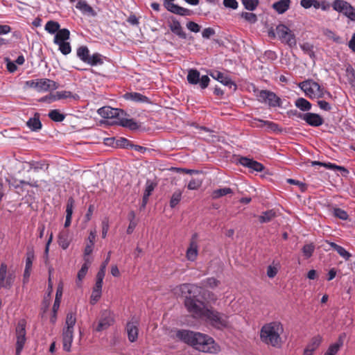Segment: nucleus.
<instances>
[{"label": "nucleus", "instance_id": "obj_27", "mask_svg": "<svg viewBox=\"0 0 355 355\" xmlns=\"http://www.w3.org/2000/svg\"><path fill=\"white\" fill-rule=\"evenodd\" d=\"M291 0H279L272 4V8L279 14L284 13L290 7Z\"/></svg>", "mask_w": 355, "mask_h": 355}, {"label": "nucleus", "instance_id": "obj_9", "mask_svg": "<svg viewBox=\"0 0 355 355\" xmlns=\"http://www.w3.org/2000/svg\"><path fill=\"white\" fill-rule=\"evenodd\" d=\"M276 32L279 40L293 47L296 46L295 36L293 33L285 25L279 24L276 28Z\"/></svg>", "mask_w": 355, "mask_h": 355}, {"label": "nucleus", "instance_id": "obj_28", "mask_svg": "<svg viewBox=\"0 0 355 355\" xmlns=\"http://www.w3.org/2000/svg\"><path fill=\"white\" fill-rule=\"evenodd\" d=\"M27 126L33 131H37L42 128V123L39 114H35L33 118H30L26 122Z\"/></svg>", "mask_w": 355, "mask_h": 355}, {"label": "nucleus", "instance_id": "obj_64", "mask_svg": "<svg viewBox=\"0 0 355 355\" xmlns=\"http://www.w3.org/2000/svg\"><path fill=\"white\" fill-rule=\"evenodd\" d=\"M277 273V269L272 266H269L267 269V275L270 278H273Z\"/></svg>", "mask_w": 355, "mask_h": 355}, {"label": "nucleus", "instance_id": "obj_51", "mask_svg": "<svg viewBox=\"0 0 355 355\" xmlns=\"http://www.w3.org/2000/svg\"><path fill=\"white\" fill-rule=\"evenodd\" d=\"M59 46V50L63 55H68L71 51V48L69 42H61L59 44H56Z\"/></svg>", "mask_w": 355, "mask_h": 355}, {"label": "nucleus", "instance_id": "obj_22", "mask_svg": "<svg viewBox=\"0 0 355 355\" xmlns=\"http://www.w3.org/2000/svg\"><path fill=\"white\" fill-rule=\"evenodd\" d=\"M128 340L135 342L138 337V323L137 321L129 322L126 325Z\"/></svg>", "mask_w": 355, "mask_h": 355}, {"label": "nucleus", "instance_id": "obj_49", "mask_svg": "<svg viewBox=\"0 0 355 355\" xmlns=\"http://www.w3.org/2000/svg\"><path fill=\"white\" fill-rule=\"evenodd\" d=\"M315 250V246L312 243L306 244L302 248V253L304 256L308 259L311 257L313 251Z\"/></svg>", "mask_w": 355, "mask_h": 355}, {"label": "nucleus", "instance_id": "obj_12", "mask_svg": "<svg viewBox=\"0 0 355 355\" xmlns=\"http://www.w3.org/2000/svg\"><path fill=\"white\" fill-rule=\"evenodd\" d=\"M16 355H19L26 342V321L20 320L16 327Z\"/></svg>", "mask_w": 355, "mask_h": 355}, {"label": "nucleus", "instance_id": "obj_26", "mask_svg": "<svg viewBox=\"0 0 355 355\" xmlns=\"http://www.w3.org/2000/svg\"><path fill=\"white\" fill-rule=\"evenodd\" d=\"M70 32L67 28L60 29L54 37L53 42L55 44L67 42L69 39Z\"/></svg>", "mask_w": 355, "mask_h": 355}, {"label": "nucleus", "instance_id": "obj_15", "mask_svg": "<svg viewBox=\"0 0 355 355\" xmlns=\"http://www.w3.org/2000/svg\"><path fill=\"white\" fill-rule=\"evenodd\" d=\"M200 288L194 284H181L174 288V293L178 296L185 297H193L197 293H200Z\"/></svg>", "mask_w": 355, "mask_h": 355}, {"label": "nucleus", "instance_id": "obj_16", "mask_svg": "<svg viewBox=\"0 0 355 355\" xmlns=\"http://www.w3.org/2000/svg\"><path fill=\"white\" fill-rule=\"evenodd\" d=\"M258 100L272 107L280 106V98L274 93L268 90H261L257 95Z\"/></svg>", "mask_w": 355, "mask_h": 355}, {"label": "nucleus", "instance_id": "obj_37", "mask_svg": "<svg viewBox=\"0 0 355 355\" xmlns=\"http://www.w3.org/2000/svg\"><path fill=\"white\" fill-rule=\"evenodd\" d=\"M85 263L82 266L80 270L78 272V275H77V278H78L77 285L78 286H80L78 282H81L82 279L85 277V275L87 272L88 268H89V266L90 264V261L88 257L85 258Z\"/></svg>", "mask_w": 355, "mask_h": 355}, {"label": "nucleus", "instance_id": "obj_32", "mask_svg": "<svg viewBox=\"0 0 355 355\" xmlns=\"http://www.w3.org/2000/svg\"><path fill=\"white\" fill-rule=\"evenodd\" d=\"M315 165L322 166H324L325 168H327L328 169H331V170H334V171L337 170L339 171H342L345 174L348 173V171L345 167L340 166H337L334 164L323 163V162H317V161L312 162V166H315Z\"/></svg>", "mask_w": 355, "mask_h": 355}, {"label": "nucleus", "instance_id": "obj_40", "mask_svg": "<svg viewBox=\"0 0 355 355\" xmlns=\"http://www.w3.org/2000/svg\"><path fill=\"white\" fill-rule=\"evenodd\" d=\"M60 24L55 21H49L45 25L44 29L50 34H55L60 30Z\"/></svg>", "mask_w": 355, "mask_h": 355}, {"label": "nucleus", "instance_id": "obj_18", "mask_svg": "<svg viewBox=\"0 0 355 355\" xmlns=\"http://www.w3.org/2000/svg\"><path fill=\"white\" fill-rule=\"evenodd\" d=\"M210 76L213 78L221 83L223 85L229 87L230 89L232 88L234 90L236 89V85L235 83L231 80L230 77L225 76L224 73L218 71H215L211 72Z\"/></svg>", "mask_w": 355, "mask_h": 355}, {"label": "nucleus", "instance_id": "obj_25", "mask_svg": "<svg viewBox=\"0 0 355 355\" xmlns=\"http://www.w3.org/2000/svg\"><path fill=\"white\" fill-rule=\"evenodd\" d=\"M169 28L174 34L177 35L182 39H186L187 34L183 31L180 23L178 20L172 19V21L169 24Z\"/></svg>", "mask_w": 355, "mask_h": 355}, {"label": "nucleus", "instance_id": "obj_8", "mask_svg": "<svg viewBox=\"0 0 355 355\" xmlns=\"http://www.w3.org/2000/svg\"><path fill=\"white\" fill-rule=\"evenodd\" d=\"M25 84L27 87L34 88L39 92L55 90L58 88V84L56 82L48 78L31 80L26 81Z\"/></svg>", "mask_w": 355, "mask_h": 355}, {"label": "nucleus", "instance_id": "obj_20", "mask_svg": "<svg viewBox=\"0 0 355 355\" xmlns=\"http://www.w3.org/2000/svg\"><path fill=\"white\" fill-rule=\"evenodd\" d=\"M76 8L79 10L84 15H87L88 17H95L96 16V12L85 1L80 0L79 1L76 5Z\"/></svg>", "mask_w": 355, "mask_h": 355}, {"label": "nucleus", "instance_id": "obj_52", "mask_svg": "<svg viewBox=\"0 0 355 355\" xmlns=\"http://www.w3.org/2000/svg\"><path fill=\"white\" fill-rule=\"evenodd\" d=\"M73 205L74 200L72 198H69L67 200L66 205V217H72Z\"/></svg>", "mask_w": 355, "mask_h": 355}, {"label": "nucleus", "instance_id": "obj_21", "mask_svg": "<svg viewBox=\"0 0 355 355\" xmlns=\"http://www.w3.org/2000/svg\"><path fill=\"white\" fill-rule=\"evenodd\" d=\"M165 7L169 12L181 16L190 15L191 13L190 10L179 6L173 3H167Z\"/></svg>", "mask_w": 355, "mask_h": 355}, {"label": "nucleus", "instance_id": "obj_54", "mask_svg": "<svg viewBox=\"0 0 355 355\" xmlns=\"http://www.w3.org/2000/svg\"><path fill=\"white\" fill-rule=\"evenodd\" d=\"M258 121L261 123V125H260L259 126L266 125L270 130H271L272 131H276L279 129L278 125L273 122L268 121L260 120V119H259Z\"/></svg>", "mask_w": 355, "mask_h": 355}, {"label": "nucleus", "instance_id": "obj_42", "mask_svg": "<svg viewBox=\"0 0 355 355\" xmlns=\"http://www.w3.org/2000/svg\"><path fill=\"white\" fill-rule=\"evenodd\" d=\"M329 244L343 258L346 260L349 259L351 255L344 248L335 243H330Z\"/></svg>", "mask_w": 355, "mask_h": 355}, {"label": "nucleus", "instance_id": "obj_2", "mask_svg": "<svg viewBox=\"0 0 355 355\" xmlns=\"http://www.w3.org/2000/svg\"><path fill=\"white\" fill-rule=\"evenodd\" d=\"M284 332L282 324L278 322H272L264 324L260 331V339L266 345L279 348L282 345L281 337Z\"/></svg>", "mask_w": 355, "mask_h": 355}, {"label": "nucleus", "instance_id": "obj_11", "mask_svg": "<svg viewBox=\"0 0 355 355\" xmlns=\"http://www.w3.org/2000/svg\"><path fill=\"white\" fill-rule=\"evenodd\" d=\"M333 8L335 10L342 12L351 20L355 21V8L348 2L343 0H335L333 3Z\"/></svg>", "mask_w": 355, "mask_h": 355}, {"label": "nucleus", "instance_id": "obj_53", "mask_svg": "<svg viewBox=\"0 0 355 355\" xmlns=\"http://www.w3.org/2000/svg\"><path fill=\"white\" fill-rule=\"evenodd\" d=\"M334 216L342 220H347L348 218L347 213L345 210L340 208H335L334 209Z\"/></svg>", "mask_w": 355, "mask_h": 355}, {"label": "nucleus", "instance_id": "obj_7", "mask_svg": "<svg viewBox=\"0 0 355 355\" xmlns=\"http://www.w3.org/2000/svg\"><path fill=\"white\" fill-rule=\"evenodd\" d=\"M299 87L311 98L324 97L325 94L331 97L329 92L324 90L320 85L313 80H306L299 84Z\"/></svg>", "mask_w": 355, "mask_h": 355}, {"label": "nucleus", "instance_id": "obj_13", "mask_svg": "<svg viewBox=\"0 0 355 355\" xmlns=\"http://www.w3.org/2000/svg\"><path fill=\"white\" fill-rule=\"evenodd\" d=\"M114 322V313L109 310L101 312V318L95 327L96 331H102L107 329Z\"/></svg>", "mask_w": 355, "mask_h": 355}, {"label": "nucleus", "instance_id": "obj_47", "mask_svg": "<svg viewBox=\"0 0 355 355\" xmlns=\"http://www.w3.org/2000/svg\"><path fill=\"white\" fill-rule=\"evenodd\" d=\"M202 184V180L200 178H192L188 185L187 188L189 190H197L198 189Z\"/></svg>", "mask_w": 355, "mask_h": 355}, {"label": "nucleus", "instance_id": "obj_61", "mask_svg": "<svg viewBox=\"0 0 355 355\" xmlns=\"http://www.w3.org/2000/svg\"><path fill=\"white\" fill-rule=\"evenodd\" d=\"M129 142L130 141L127 139L121 137L116 141V146L122 148H128Z\"/></svg>", "mask_w": 355, "mask_h": 355}, {"label": "nucleus", "instance_id": "obj_58", "mask_svg": "<svg viewBox=\"0 0 355 355\" xmlns=\"http://www.w3.org/2000/svg\"><path fill=\"white\" fill-rule=\"evenodd\" d=\"M105 274V266H101L98 272L96 275V282L97 283L103 284V280Z\"/></svg>", "mask_w": 355, "mask_h": 355}, {"label": "nucleus", "instance_id": "obj_10", "mask_svg": "<svg viewBox=\"0 0 355 355\" xmlns=\"http://www.w3.org/2000/svg\"><path fill=\"white\" fill-rule=\"evenodd\" d=\"M15 280L14 272L8 271L6 263H1L0 266V288L10 289Z\"/></svg>", "mask_w": 355, "mask_h": 355}, {"label": "nucleus", "instance_id": "obj_4", "mask_svg": "<svg viewBox=\"0 0 355 355\" xmlns=\"http://www.w3.org/2000/svg\"><path fill=\"white\" fill-rule=\"evenodd\" d=\"M76 322V315L73 312L67 313L65 321V327L62 331L63 349L66 352L71 350L73 342V327Z\"/></svg>", "mask_w": 355, "mask_h": 355}, {"label": "nucleus", "instance_id": "obj_60", "mask_svg": "<svg viewBox=\"0 0 355 355\" xmlns=\"http://www.w3.org/2000/svg\"><path fill=\"white\" fill-rule=\"evenodd\" d=\"M214 35H215V31L210 27L205 28L202 32V36L206 39H209Z\"/></svg>", "mask_w": 355, "mask_h": 355}, {"label": "nucleus", "instance_id": "obj_63", "mask_svg": "<svg viewBox=\"0 0 355 355\" xmlns=\"http://www.w3.org/2000/svg\"><path fill=\"white\" fill-rule=\"evenodd\" d=\"M94 243H89L87 242L85 248V258L89 256L93 251V247Z\"/></svg>", "mask_w": 355, "mask_h": 355}, {"label": "nucleus", "instance_id": "obj_36", "mask_svg": "<svg viewBox=\"0 0 355 355\" xmlns=\"http://www.w3.org/2000/svg\"><path fill=\"white\" fill-rule=\"evenodd\" d=\"M276 216V212L272 209L264 211L259 216V222L261 223H268L275 218Z\"/></svg>", "mask_w": 355, "mask_h": 355}, {"label": "nucleus", "instance_id": "obj_56", "mask_svg": "<svg viewBox=\"0 0 355 355\" xmlns=\"http://www.w3.org/2000/svg\"><path fill=\"white\" fill-rule=\"evenodd\" d=\"M33 259H34L33 251V250L28 251L27 252V257H26V267H27L28 268H32Z\"/></svg>", "mask_w": 355, "mask_h": 355}, {"label": "nucleus", "instance_id": "obj_14", "mask_svg": "<svg viewBox=\"0 0 355 355\" xmlns=\"http://www.w3.org/2000/svg\"><path fill=\"white\" fill-rule=\"evenodd\" d=\"M187 80L190 84H200L202 89H205L209 83V78L207 76L200 77V72L196 69H190L187 75Z\"/></svg>", "mask_w": 355, "mask_h": 355}, {"label": "nucleus", "instance_id": "obj_59", "mask_svg": "<svg viewBox=\"0 0 355 355\" xmlns=\"http://www.w3.org/2000/svg\"><path fill=\"white\" fill-rule=\"evenodd\" d=\"M223 5L226 8L236 9L238 8V2L236 0H223Z\"/></svg>", "mask_w": 355, "mask_h": 355}, {"label": "nucleus", "instance_id": "obj_43", "mask_svg": "<svg viewBox=\"0 0 355 355\" xmlns=\"http://www.w3.org/2000/svg\"><path fill=\"white\" fill-rule=\"evenodd\" d=\"M182 191L180 189L176 190L171 198L170 200V207L171 208H174L181 200L182 198Z\"/></svg>", "mask_w": 355, "mask_h": 355}, {"label": "nucleus", "instance_id": "obj_45", "mask_svg": "<svg viewBox=\"0 0 355 355\" xmlns=\"http://www.w3.org/2000/svg\"><path fill=\"white\" fill-rule=\"evenodd\" d=\"M300 5L306 9L312 6L316 9L320 7V3L317 0H301Z\"/></svg>", "mask_w": 355, "mask_h": 355}, {"label": "nucleus", "instance_id": "obj_35", "mask_svg": "<svg viewBox=\"0 0 355 355\" xmlns=\"http://www.w3.org/2000/svg\"><path fill=\"white\" fill-rule=\"evenodd\" d=\"M233 190L229 187L220 188L213 191L211 197L214 199H217L220 197L225 196L228 194H232Z\"/></svg>", "mask_w": 355, "mask_h": 355}, {"label": "nucleus", "instance_id": "obj_33", "mask_svg": "<svg viewBox=\"0 0 355 355\" xmlns=\"http://www.w3.org/2000/svg\"><path fill=\"white\" fill-rule=\"evenodd\" d=\"M102 285L103 284L96 282L91 295V303L92 304L96 303L100 299L101 296Z\"/></svg>", "mask_w": 355, "mask_h": 355}, {"label": "nucleus", "instance_id": "obj_46", "mask_svg": "<svg viewBox=\"0 0 355 355\" xmlns=\"http://www.w3.org/2000/svg\"><path fill=\"white\" fill-rule=\"evenodd\" d=\"M103 61L101 58V55L99 53H94L92 56H89L88 61L87 62V64L92 65V66H96L98 64H103Z\"/></svg>", "mask_w": 355, "mask_h": 355}, {"label": "nucleus", "instance_id": "obj_31", "mask_svg": "<svg viewBox=\"0 0 355 355\" xmlns=\"http://www.w3.org/2000/svg\"><path fill=\"white\" fill-rule=\"evenodd\" d=\"M71 92L67 91L57 92L55 94H51L49 96L43 98V101L49 99V102H53L63 98H67L71 96Z\"/></svg>", "mask_w": 355, "mask_h": 355}, {"label": "nucleus", "instance_id": "obj_5", "mask_svg": "<svg viewBox=\"0 0 355 355\" xmlns=\"http://www.w3.org/2000/svg\"><path fill=\"white\" fill-rule=\"evenodd\" d=\"M229 316L223 313L216 311L213 309L207 311V314L204 318L213 327L222 330L230 327Z\"/></svg>", "mask_w": 355, "mask_h": 355}, {"label": "nucleus", "instance_id": "obj_55", "mask_svg": "<svg viewBox=\"0 0 355 355\" xmlns=\"http://www.w3.org/2000/svg\"><path fill=\"white\" fill-rule=\"evenodd\" d=\"M300 47L304 53H307L311 57L313 55V46L311 44L304 43L300 45Z\"/></svg>", "mask_w": 355, "mask_h": 355}, {"label": "nucleus", "instance_id": "obj_30", "mask_svg": "<svg viewBox=\"0 0 355 355\" xmlns=\"http://www.w3.org/2000/svg\"><path fill=\"white\" fill-rule=\"evenodd\" d=\"M123 97L126 100L132 101L134 102L145 103L148 102V98L146 96L137 92L126 93L124 94Z\"/></svg>", "mask_w": 355, "mask_h": 355}, {"label": "nucleus", "instance_id": "obj_57", "mask_svg": "<svg viewBox=\"0 0 355 355\" xmlns=\"http://www.w3.org/2000/svg\"><path fill=\"white\" fill-rule=\"evenodd\" d=\"M187 27L189 30L193 33H198L200 30V26L193 21L188 22L187 24Z\"/></svg>", "mask_w": 355, "mask_h": 355}, {"label": "nucleus", "instance_id": "obj_50", "mask_svg": "<svg viewBox=\"0 0 355 355\" xmlns=\"http://www.w3.org/2000/svg\"><path fill=\"white\" fill-rule=\"evenodd\" d=\"M241 17L250 24H254L257 21V17L252 12H243Z\"/></svg>", "mask_w": 355, "mask_h": 355}, {"label": "nucleus", "instance_id": "obj_23", "mask_svg": "<svg viewBox=\"0 0 355 355\" xmlns=\"http://www.w3.org/2000/svg\"><path fill=\"white\" fill-rule=\"evenodd\" d=\"M322 341V338L317 336L312 338L311 342L306 346L304 351V355H313L314 351L319 347Z\"/></svg>", "mask_w": 355, "mask_h": 355}, {"label": "nucleus", "instance_id": "obj_3", "mask_svg": "<svg viewBox=\"0 0 355 355\" xmlns=\"http://www.w3.org/2000/svg\"><path fill=\"white\" fill-rule=\"evenodd\" d=\"M97 112L103 118L113 119L114 121L112 123L113 124L128 128L130 130L139 128L138 124L132 119H128L126 117L127 114L121 109L105 106L99 108Z\"/></svg>", "mask_w": 355, "mask_h": 355}, {"label": "nucleus", "instance_id": "obj_17", "mask_svg": "<svg viewBox=\"0 0 355 355\" xmlns=\"http://www.w3.org/2000/svg\"><path fill=\"white\" fill-rule=\"evenodd\" d=\"M297 116L305 121L309 125L318 127L324 123L323 119L318 114L307 112L299 113Z\"/></svg>", "mask_w": 355, "mask_h": 355}, {"label": "nucleus", "instance_id": "obj_34", "mask_svg": "<svg viewBox=\"0 0 355 355\" xmlns=\"http://www.w3.org/2000/svg\"><path fill=\"white\" fill-rule=\"evenodd\" d=\"M70 243L67 232H61L58 236V244L64 250H66Z\"/></svg>", "mask_w": 355, "mask_h": 355}, {"label": "nucleus", "instance_id": "obj_41", "mask_svg": "<svg viewBox=\"0 0 355 355\" xmlns=\"http://www.w3.org/2000/svg\"><path fill=\"white\" fill-rule=\"evenodd\" d=\"M48 116L55 122H61L65 119V115L61 113L58 110H51Z\"/></svg>", "mask_w": 355, "mask_h": 355}, {"label": "nucleus", "instance_id": "obj_39", "mask_svg": "<svg viewBox=\"0 0 355 355\" xmlns=\"http://www.w3.org/2000/svg\"><path fill=\"white\" fill-rule=\"evenodd\" d=\"M78 57L84 62L87 63L89 58V51L87 46H82L77 49Z\"/></svg>", "mask_w": 355, "mask_h": 355}, {"label": "nucleus", "instance_id": "obj_62", "mask_svg": "<svg viewBox=\"0 0 355 355\" xmlns=\"http://www.w3.org/2000/svg\"><path fill=\"white\" fill-rule=\"evenodd\" d=\"M318 105L320 109L325 111H329L331 109L330 104L325 101H318Z\"/></svg>", "mask_w": 355, "mask_h": 355}, {"label": "nucleus", "instance_id": "obj_38", "mask_svg": "<svg viewBox=\"0 0 355 355\" xmlns=\"http://www.w3.org/2000/svg\"><path fill=\"white\" fill-rule=\"evenodd\" d=\"M295 106L302 111H309L311 109V104L304 98H299L295 102Z\"/></svg>", "mask_w": 355, "mask_h": 355}, {"label": "nucleus", "instance_id": "obj_48", "mask_svg": "<svg viewBox=\"0 0 355 355\" xmlns=\"http://www.w3.org/2000/svg\"><path fill=\"white\" fill-rule=\"evenodd\" d=\"M242 3L245 9L252 11L259 5V0H242Z\"/></svg>", "mask_w": 355, "mask_h": 355}, {"label": "nucleus", "instance_id": "obj_29", "mask_svg": "<svg viewBox=\"0 0 355 355\" xmlns=\"http://www.w3.org/2000/svg\"><path fill=\"white\" fill-rule=\"evenodd\" d=\"M198 244L195 241L192 240L190 242V245L187 250V258L188 259V260L193 261L196 260L198 256Z\"/></svg>", "mask_w": 355, "mask_h": 355}, {"label": "nucleus", "instance_id": "obj_1", "mask_svg": "<svg viewBox=\"0 0 355 355\" xmlns=\"http://www.w3.org/2000/svg\"><path fill=\"white\" fill-rule=\"evenodd\" d=\"M175 336L198 351L211 354H216L220 351V347L214 338L207 334L182 329L178 330Z\"/></svg>", "mask_w": 355, "mask_h": 355}, {"label": "nucleus", "instance_id": "obj_44", "mask_svg": "<svg viewBox=\"0 0 355 355\" xmlns=\"http://www.w3.org/2000/svg\"><path fill=\"white\" fill-rule=\"evenodd\" d=\"M346 76L349 84L352 87H355V70L351 65L346 68Z\"/></svg>", "mask_w": 355, "mask_h": 355}, {"label": "nucleus", "instance_id": "obj_24", "mask_svg": "<svg viewBox=\"0 0 355 355\" xmlns=\"http://www.w3.org/2000/svg\"><path fill=\"white\" fill-rule=\"evenodd\" d=\"M345 337V334L340 335L337 342L329 346L324 355H336L339 351L340 348L343 345Z\"/></svg>", "mask_w": 355, "mask_h": 355}, {"label": "nucleus", "instance_id": "obj_6", "mask_svg": "<svg viewBox=\"0 0 355 355\" xmlns=\"http://www.w3.org/2000/svg\"><path fill=\"white\" fill-rule=\"evenodd\" d=\"M184 305L187 311L195 318H204L209 310L203 302L198 300L196 295L187 297L184 300Z\"/></svg>", "mask_w": 355, "mask_h": 355}, {"label": "nucleus", "instance_id": "obj_19", "mask_svg": "<svg viewBox=\"0 0 355 355\" xmlns=\"http://www.w3.org/2000/svg\"><path fill=\"white\" fill-rule=\"evenodd\" d=\"M239 163L242 166L248 167L257 172H261L264 168L262 164L245 157H242L239 159Z\"/></svg>", "mask_w": 355, "mask_h": 355}]
</instances>
